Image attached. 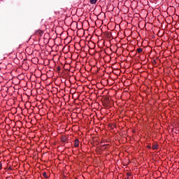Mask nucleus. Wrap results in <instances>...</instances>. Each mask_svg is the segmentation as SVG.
<instances>
[{"label":"nucleus","instance_id":"nucleus-10","mask_svg":"<svg viewBox=\"0 0 179 179\" xmlns=\"http://www.w3.org/2000/svg\"><path fill=\"white\" fill-rule=\"evenodd\" d=\"M127 176H128V177H129V176H131V174L129 173H127Z\"/></svg>","mask_w":179,"mask_h":179},{"label":"nucleus","instance_id":"nucleus-4","mask_svg":"<svg viewBox=\"0 0 179 179\" xmlns=\"http://www.w3.org/2000/svg\"><path fill=\"white\" fill-rule=\"evenodd\" d=\"M36 34H39L40 36H43V31L38 29L36 31Z\"/></svg>","mask_w":179,"mask_h":179},{"label":"nucleus","instance_id":"nucleus-11","mask_svg":"<svg viewBox=\"0 0 179 179\" xmlns=\"http://www.w3.org/2000/svg\"><path fill=\"white\" fill-rule=\"evenodd\" d=\"M57 69H58V71H60V70H61V69H60L59 67H57Z\"/></svg>","mask_w":179,"mask_h":179},{"label":"nucleus","instance_id":"nucleus-8","mask_svg":"<svg viewBox=\"0 0 179 179\" xmlns=\"http://www.w3.org/2000/svg\"><path fill=\"white\" fill-rule=\"evenodd\" d=\"M152 149L155 150V149H157V145H152Z\"/></svg>","mask_w":179,"mask_h":179},{"label":"nucleus","instance_id":"nucleus-3","mask_svg":"<svg viewBox=\"0 0 179 179\" xmlns=\"http://www.w3.org/2000/svg\"><path fill=\"white\" fill-rule=\"evenodd\" d=\"M74 148H79V140L76 139L74 141Z\"/></svg>","mask_w":179,"mask_h":179},{"label":"nucleus","instance_id":"nucleus-2","mask_svg":"<svg viewBox=\"0 0 179 179\" xmlns=\"http://www.w3.org/2000/svg\"><path fill=\"white\" fill-rule=\"evenodd\" d=\"M110 148V144H104L101 146V150H107Z\"/></svg>","mask_w":179,"mask_h":179},{"label":"nucleus","instance_id":"nucleus-13","mask_svg":"<svg viewBox=\"0 0 179 179\" xmlns=\"http://www.w3.org/2000/svg\"><path fill=\"white\" fill-rule=\"evenodd\" d=\"M154 63H156V60H154Z\"/></svg>","mask_w":179,"mask_h":179},{"label":"nucleus","instance_id":"nucleus-7","mask_svg":"<svg viewBox=\"0 0 179 179\" xmlns=\"http://www.w3.org/2000/svg\"><path fill=\"white\" fill-rule=\"evenodd\" d=\"M43 177H45V178H48V176H47V173H45V172L43 173Z\"/></svg>","mask_w":179,"mask_h":179},{"label":"nucleus","instance_id":"nucleus-1","mask_svg":"<svg viewBox=\"0 0 179 179\" xmlns=\"http://www.w3.org/2000/svg\"><path fill=\"white\" fill-rule=\"evenodd\" d=\"M61 141L62 142V145H64V143H66V142H68V138H66L65 136H62L61 137Z\"/></svg>","mask_w":179,"mask_h":179},{"label":"nucleus","instance_id":"nucleus-12","mask_svg":"<svg viewBox=\"0 0 179 179\" xmlns=\"http://www.w3.org/2000/svg\"><path fill=\"white\" fill-rule=\"evenodd\" d=\"M148 149H150V145H148Z\"/></svg>","mask_w":179,"mask_h":179},{"label":"nucleus","instance_id":"nucleus-5","mask_svg":"<svg viewBox=\"0 0 179 179\" xmlns=\"http://www.w3.org/2000/svg\"><path fill=\"white\" fill-rule=\"evenodd\" d=\"M136 51H137V52H138V54H141V52H142L143 51V49H142V48H138V49L136 50Z\"/></svg>","mask_w":179,"mask_h":179},{"label":"nucleus","instance_id":"nucleus-6","mask_svg":"<svg viewBox=\"0 0 179 179\" xmlns=\"http://www.w3.org/2000/svg\"><path fill=\"white\" fill-rule=\"evenodd\" d=\"M96 2H97V0H90V3H92V5H94Z\"/></svg>","mask_w":179,"mask_h":179},{"label":"nucleus","instance_id":"nucleus-9","mask_svg":"<svg viewBox=\"0 0 179 179\" xmlns=\"http://www.w3.org/2000/svg\"><path fill=\"white\" fill-rule=\"evenodd\" d=\"M0 170H2V163L0 162Z\"/></svg>","mask_w":179,"mask_h":179}]
</instances>
